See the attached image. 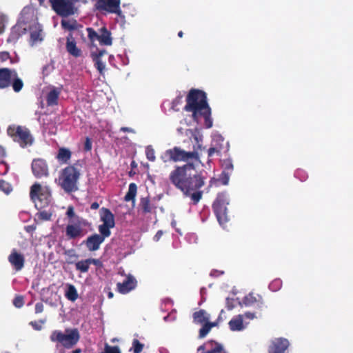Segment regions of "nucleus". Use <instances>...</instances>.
I'll return each mask as SVG.
<instances>
[{"instance_id":"obj_1","label":"nucleus","mask_w":353,"mask_h":353,"mask_svg":"<svg viewBox=\"0 0 353 353\" xmlns=\"http://www.w3.org/2000/svg\"><path fill=\"white\" fill-rule=\"evenodd\" d=\"M204 179L194 161L175 166L169 174L170 183L183 194L190 196L194 204L202 198L203 191L200 189L205 185Z\"/></svg>"},{"instance_id":"obj_2","label":"nucleus","mask_w":353,"mask_h":353,"mask_svg":"<svg viewBox=\"0 0 353 353\" xmlns=\"http://www.w3.org/2000/svg\"><path fill=\"white\" fill-rule=\"evenodd\" d=\"M80 175V171L74 165H68L60 172L59 185L65 192H74L78 190Z\"/></svg>"},{"instance_id":"obj_3","label":"nucleus","mask_w":353,"mask_h":353,"mask_svg":"<svg viewBox=\"0 0 353 353\" xmlns=\"http://www.w3.org/2000/svg\"><path fill=\"white\" fill-rule=\"evenodd\" d=\"M161 159L164 163L168 161L188 163L189 160L194 162H200L198 152H187L177 146L166 150L161 156Z\"/></svg>"},{"instance_id":"obj_4","label":"nucleus","mask_w":353,"mask_h":353,"mask_svg":"<svg viewBox=\"0 0 353 353\" xmlns=\"http://www.w3.org/2000/svg\"><path fill=\"white\" fill-rule=\"evenodd\" d=\"M23 86L24 83L15 69L0 68V89L12 87L14 92L18 93L22 90Z\"/></svg>"},{"instance_id":"obj_5","label":"nucleus","mask_w":353,"mask_h":353,"mask_svg":"<svg viewBox=\"0 0 353 353\" xmlns=\"http://www.w3.org/2000/svg\"><path fill=\"white\" fill-rule=\"evenodd\" d=\"M80 339V334L77 329H66L65 333L59 330H54L50 336L52 342L60 343L66 349H70L74 346Z\"/></svg>"},{"instance_id":"obj_6","label":"nucleus","mask_w":353,"mask_h":353,"mask_svg":"<svg viewBox=\"0 0 353 353\" xmlns=\"http://www.w3.org/2000/svg\"><path fill=\"white\" fill-rule=\"evenodd\" d=\"M7 134L23 148L32 145L34 142L30 131L25 126L9 125L7 128Z\"/></svg>"},{"instance_id":"obj_7","label":"nucleus","mask_w":353,"mask_h":353,"mask_svg":"<svg viewBox=\"0 0 353 353\" xmlns=\"http://www.w3.org/2000/svg\"><path fill=\"white\" fill-rule=\"evenodd\" d=\"M30 196L35 203V207L42 209L50 202L51 192L48 187L35 183L30 188Z\"/></svg>"},{"instance_id":"obj_8","label":"nucleus","mask_w":353,"mask_h":353,"mask_svg":"<svg viewBox=\"0 0 353 353\" xmlns=\"http://www.w3.org/2000/svg\"><path fill=\"white\" fill-rule=\"evenodd\" d=\"M228 196L225 192L217 194L212 208L220 225H223L229 221L227 205H229Z\"/></svg>"},{"instance_id":"obj_9","label":"nucleus","mask_w":353,"mask_h":353,"mask_svg":"<svg viewBox=\"0 0 353 353\" xmlns=\"http://www.w3.org/2000/svg\"><path fill=\"white\" fill-rule=\"evenodd\" d=\"M90 223L86 220L80 216L75 217V219L70 220L65 228V234L68 239H75L77 238L83 236L86 231L83 229L85 227H88Z\"/></svg>"},{"instance_id":"obj_10","label":"nucleus","mask_w":353,"mask_h":353,"mask_svg":"<svg viewBox=\"0 0 353 353\" xmlns=\"http://www.w3.org/2000/svg\"><path fill=\"white\" fill-rule=\"evenodd\" d=\"M52 10L62 17H68L77 12L72 0H49Z\"/></svg>"},{"instance_id":"obj_11","label":"nucleus","mask_w":353,"mask_h":353,"mask_svg":"<svg viewBox=\"0 0 353 353\" xmlns=\"http://www.w3.org/2000/svg\"><path fill=\"white\" fill-rule=\"evenodd\" d=\"M100 219L103 224L99 226V232L110 236L111 235L110 229L115 226L114 214L109 209L102 208L100 210Z\"/></svg>"},{"instance_id":"obj_12","label":"nucleus","mask_w":353,"mask_h":353,"mask_svg":"<svg viewBox=\"0 0 353 353\" xmlns=\"http://www.w3.org/2000/svg\"><path fill=\"white\" fill-rule=\"evenodd\" d=\"M95 1L94 6L98 10H104L109 13L117 14L122 17L120 8L121 0H92Z\"/></svg>"},{"instance_id":"obj_13","label":"nucleus","mask_w":353,"mask_h":353,"mask_svg":"<svg viewBox=\"0 0 353 353\" xmlns=\"http://www.w3.org/2000/svg\"><path fill=\"white\" fill-rule=\"evenodd\" d=\"M19 21L27 28L39 23L37 12L31 7H25L22 10Z\"/></svg>"},{"instance_id":"obj_14","label":"nucleus","mask_w":353,"mask_h":353,"mask_svg":"<svg viewBox=\"0 0 353 353\" xmlns=\"http://www.w3.org/2000/svg\"><path fill=\"white\" fill-rule=\"evenodd\" d=\"M108 237H109V236L104 235L103 232H99V234L95 233L89 236L83 241L82 244L85 245L90 252H94L100 248L105 239Z\"/></svg>"},{"instance_id":"obj_15","label":"nucleus","mask_w":353,"mask_h":353,"mask_svg":"<svg viewBox=\"0 0 353 353\" xmlns=\"http://www.w3.org/2000/svg\"><path fill=\"white\" fill-rule=\"evenodd\" d=\"M32 173L37 178L48 176L49 174L48 165L46 160L43 159H35L32 162Z\"/></svg>"},{"instance_id":"obj_16","label":"nucleus","mask_w":353,"mask_h":353,"mask_svg":"<svg viewBox=\"0 0 353 353\" xmlns=\"http://www.w3.org/2000/svg\"><path fill=\"white\" fill-rule=\"evenodd\" d=\"M290 345L288 339L285 338H276L271 341L268 346V353H285Z\"/></svg>"},{"instance_id":"obj_17","label":"nucleus","mask_w":353,"mask_h":353,"mask_svg":"<svg viewBox=\"0 0 353 353\" xmlns=\"http://www.w3.org/2000/svg\"><path fill=\"white\" fill-rule=\"evenodd\" d=\"M192 118L197 124L203 125L206 128L212 127V112H192Z\"/></svg>"},{"instance_id":"obj_18","label":"nucleus","mask_w":353,"mask_h":353,"mask_svg":"<svg viewBox=\"0 0 353 353\" xmlns=\"http://www.w3.org/2000/svg\"><path fill=\"white\" fill-rule=\"evenodd\" d=\"M243 303L245 306H255L260 310L265 306L262 296L253 292H250L243 298Z\"/></svg>"},{"instance_id":"obj_19","label":"nucleus","mask_w":353,"mask_h":353,"mask_svg":"<svg viewBox=\"0 0 353 353\" xmlns=\"http://www.w3.org/2000/svg\"><path fill=\"white\" fill-rule=\"evenodd\" d=\"M28 31L30 32L29 43L32 46L43 40L44 34L41 24L30 26Z\"/></svg>"},{"instance_id":"obj_20","label":"nucleus","mask_w":353,"mask_h":353,"mask_svg":"<svg viewBox=\"0 0 353 353\" xmlns=\"http://www.w3.org/2000/svg\"><path fill=\"white\" fill-rule=\"evenodd\" d=\"M8 261L16 272L21 270L25 264V258L23 255L19 253L15 249L12 250L8 256Z\"/></svg>"},{"instance_id":"obj_21","label":"nucleus","mask_w":353,"mask_h":353,"mask_svg":"<svg viewBox=\"0 0 353 353\" xmlns=\"http://www.w3.org/2000/svg\"><path fill=\"white\" fill-rule=\"evenodd\" d=\"M65 48L69 54L75 58L80 57L82 55V51L77 46L75 39L71 32L66 37Z\"/></svg>"},{"instance_id":"obj_22","label":"nucleus","mask_w":353,"mask_h":353,"mask_svg":"<svg viewBox=\"0 0 353 353\" xmlns=\"http://www.w3.org/2000/svg\"><path fill=\"white\" fill-rule=\"evenodd\" d=\"M137 286V281L132 275H128L123 283L117 284V290L119 293L125 294L134 289Z\"/></svg>"},{"instance_id":"obj_23","label":"nucleus","mask_w":353,"mask_h":353,"mask_svg":"<svg viewBox=\"0 0 353 353\" xmlns=\"http://www.w3.org/2000/svg\"><path fill=\"white\" fill-rule=\"evenodd\" d=\"M28 28L26 26L18 20L15 26L12 28L11 33L9 37V40H15L19 39L21 36L26 34L28 31Z\"/></svg>"},{"instance_id":"obj_24","label":"nucleus","mask_w":353,"mask_h":353,"mask_svg":"<svg viewBox=\"0 0 353 353\" xmlns=\"http://www.w3.org/2000/svg\"><path fill=\"white\" fill-rule=\"evenodd\" d=\"M99 42L103 46H111L112 43L111 32L105 26L99 29Z\"/></svg>"},{"instance_id":"obj_25","label":"nucleus","mask_w":353,"mask_h":353,"mask_svg":"<svg viewBox=\"0 0 353 353\" xmlns=\"http://www.w3.org/2000/svg\"><path fill=\"white\" fill-rule=\"evenodd\" d=\"M72 157V152L66 148H60L56 159L61 164H67Z\"/></svg>"},{"instance_id":"obj_26","label":"nucleus","mask_w":353,"mask_h":353,"mask_svg":"<svg viewBox=\"0 0 353 353\" xmlns=\"http://www.w3.org/2000/svg\"><path fill=\"white\" fill-rule=\"evenodd\" d=\"M229 326L232 331H240L244 328L243 323V316L238 315L232 319L229 322Z\"/></svg>"},{"instance_id":"obj_27","label":"nucleus","mask_w":353,"mask_h":353,"mask_svg":"<svg viewBox=\"0 0 353 353\" xmlns=\"http://www.w3.org/2000/svg\"><path fill=\"white\" fill-rule=\"evenodd\" d=\"M60 91L57 88L51 90L46 96V102L48 105H57L58 103Z\"/></svg>"},{"instance_id":"obj_28","label":"nucleus","mask_w":353,"mask_h":353,"mask_svg":"<svg viewBox=\"0 0 353 353\" xmlns=\"http://www.w3.org/2000/svg\"><path fill=\"white\" fill-rule=\"evenodd\" d=\"M140 208L143 214L150 213L154 207L151 204L149 196L141 197L139 203Z\"/></svg>"},{"instance_id":"obj_29","label":"nucleus","mask_w":353,"mask_h":353,"mask_svg":"<svg viewBox=\"0 0 353 353\" xmlns=\"http://www.w3.org/2000/svg\"><path fill=\"white\" fill-rule=\"evenodd\" d=\"M137 192V185L134 183H131L129 185L128 191L125 195L124 200L125 201H132L133 205L135 203V197Z\"/></svg>"},{"instance_id":"obj_30","label":"nucleus","mask_w":353,"mask_h":353,"mask_svg":"<svg viewBox=\"0 0 353 353\" xmlns=\"http://www.w3.org/2000/svg\"><path fill=\"white\" fill-rule=\"evenodd\" d=\"M61 25L63 29L69 31L76 30L82 28V26L79 25L76 20L62 19Z\"/></svg>"},{"instance_id":"obj_31","label":"nucleus","mask_w":353,"mask_h":353,"mask_svg":"<svg viewBox=\"0 0 353 353\" xmlns=\"http://www.w3.org/2000/svg\"><path fill=\"white\" fill-rule=\"evenodd\" d=\"M194 322L203 324L209 320V316L204 310H200L193 313Z\"/></svg>"},{"instance_id":"obj_32","label":"nucleus","mask_w":353,"mask_h":353,"mask_svg":"<svg viewBox=\"0 0 353 353\" xmlns=\"http://www.w3.org/2000/svg\"><path fill=\"white\" fill-rule=\"evenodd\" d=\"M90 263L88 259L79 261L75 263V268L81 273H86L90 268Z\"/></svg>"},{"instance_id":"obj_33","label":"nucleus","mask_w":353,"mask_h":353,"mask_svg":"<svg viewBox=\"0 0 353 353\" xmlns=\"http://www.w3.org/2000/svg\"><path fill=\"white\" fill-rule=\"evenodd\" d=\"M65 296L71 301H76L78 298V293L76 288L72 284L68 285Z\"/></svg>"},{"instance_id":"obj_34","label":"nucleus","mask_w":353,"mask_h":353,"mask_svg":"<svg viewBox=\"0 0 353 353\" xmlns=\"http://www.w3.org/2000/svg\"><path fill=\"white\" fill-rule=\"evenodd\" d=\"M63 254L68 256L66 262L68 264L75 263V261L78 259L79 256L74 249L65 250Z\"/></svg>"},{"instance_id":"obj_35","label":"nucleus","mask_w":353,"mask_h":353,"mask_svg":"<svg viewBox=\"0 0 353 353\" xmlns=\"http://www.w3.org/2000/svg\"><path fill=\"white\" fill-rule=\"evenodd\" d=\"M224 138L219 134H214L212 138V145L221 148H223Z\"/></svg>"},{"instance_id":"obj_36","label":"nucleus","mask_w":353,"mask_h":353,"mask_svg":"<svg viewBox=\"0 0 353 353\" xmlns=\"http://www.w3.org/2000/svg\"><path fill=\"white\" fill-rule=\"evenodd\" d=\"M52 214L51 212L43 210L37 212L36 216L40 221H49L51 219Z\"/></svg>"},{"instance_id":"obj_37","label":"nucleus","mask_w":353,"mask_h":353,"mask_svg":"<svg viewBox=\"0 0 353 353\" xmlns=\"http://www.w3.org/2000/svg\"><path fill=\"white\" fill-rule=\"evenodd\" d=\"M92 60L94 62V65L97 70L101 74H103L105 68V63L101 61V59H97V57H94Z\"/></svg>"},{"instance_id":"obj_38","label":"nucleus","mask_w":353,"mask_h":353,"mask_svg":"<svg viewBox=\"0 0 353 353\" xmlns=\"http://www.w3.org/2000/svg\"><path fill=\"white\" fill-rule=\"evenodd\" d=\"M144 345L141 343L138 339H133L132 347L134 353H141L143 351Z\"/></svg>"},{"instance_id":"obj_39","label":"nucleus","mask_w":353,"mask_h":353,"mask_svg":"<svg viewBox=\"0 0 353 353\" xmlns=\"http://www.w3.org/2000/svg\"><path fill=\"white\" fill-rule=\"evenodd\" d=\"M88 36L90 41L94 42L99 39V33L97 32L92 28H87Z\"/></svg>"},{"instance_id":"obj_40","label":"nucleus","mask_w":353,"mask_h":353,"mask_svg":"<svg viewBox=\"0 0 353 353\" xmlns=\"http://www.w3.org/2000/svg\"><path fill=\"white\" fill-rule=\"evenodd\" d=\"M0 190L6 193V194H8L12 190V188L11 185L6 182V181L1 179L0 180Z\"/></svg>"},{"instance_id":"obj_41","label":"nucleus","mask_w":353,"mask_h":353,"mask_svg":"<svg viewBox=\"0 0 353 353\" xmlns=\"http://www.w3.org/2000/svg\"><path fill=\"white\" fill-rule=\"evenodd\" d=\"M101 353H121L119 346H111L106 343L104 347V350Z\"/></svg>"},{"instance_id":"obj_42","label":"nucleus","mask_w":353,"mask_h":353,"mask_svg":"<svg viewBox=\"0 0 353 353\" xmlns=\"http://www.w3.org/2000/svg\"><path fill=\"white\" fill-rule=\"evenodd\" d=\"M210 326L208 325V321L203 323V325L199 330V337L204 338L210 331Z\"/></svg>"},{"instance_id":"obj_43","label":"nucleus","mask_w":353,"mask_h":353,"mask_svg":"<svg viewBox=\"0 0 353 353\" xmlns=\"http://www.w3.org/2000/svg\"><path fill=\"white\" fill-rule=\"evenodd\" d=\"M223 171L231 173L233 170V164L230 159H225L223 163Z\"/></svg>"},{"instance_id":"obj_44","label":"nucleus","mask_w":353,"mask_h":353,"mask_svg":"<svg viewBox=\"0 0 353 353\" xmlns=\"http://www.w3.org/2000/svg\"><path fill=\"white\" fill-rule=\"evenodd\" d=\"M230 173L228 172L223 171L219 179V181H221L223 185H227L230 179Z\"/></svg>"},{"instance_id":"obj_45","label":"nucleus","mask_w":353,"mask_h":353,"mask_svg":"<svg viewBox=\"0 0 353 353\" xmlns=\"http://www.w3.org/2000/svg\"><path fill=\"white\" fill-rule=\"evenodd\" d=\"M24 304L23 297L22 296H17L13 300V305L18 308L21 307Z\"/></svg>"},{"instance_id":"obj_46","label":"nucleus","mask_w":353,"mask_h":353,"mask_svg":"<svg viewBox=\"0 0 353 353\" xmlns=\"http://www.w3.org/2000/svg\"><path fill=\"white\" fill-rule=\"evenodd\" d=\"M205 353H226L222 345L216 343L215 347L210 350L207 351Z\"/></svg>"},{"instance_id":"obj_47","label":"nucleus","mask_w":353,"mask_h":353,"mask_svg":"<svg viewBox=\"0 0 353 353\" xmlns=\"http://www.w3.org/2000/svg\"><path fill=\"white\" fill-rule=\"evenodd\" d=\"M221 150V149L219 147L212 145V146L208 150V157H212L215 153H220Z\"/></svg>"},{"instance_id":"obj_48","label":"nucleus","mask_w":353,"mask_h":353,"mask_svg":"<svg viewBox=\"0 0 353 353\" xmlns=\"http://www.w3.org/2000/svg\"><path fill=\"white\" fill-rule=\"evenodd\" d=\"M147 159L150 161H154L156 159L154 151L152 148H147L146 150Z\"/></svg>"},{"instance_id":"obj_49","label":"nucleus","mask_w":353,"mask_h":353,"mask_svg":"<svg viewBox=\"0 0 353 353\" xmlns=\"http://www.w3.org/2000/svg\"><path fill=\"white\" fill-rule=\"evenodd\" d=\"M10 59L11 57L8 52H0V63H3Z\"/></svg>"},{"instance_id":"obj_50","label":"nucleus","mask_w":353,"mask_h":353,"mask_svg":"<svg viewBox=\"0 0 353 353\" xmlns=\"http://www.w3.org/2000/svg\"><path fill=\"white\" fill-rule=\"evenodd\" d=\"M83 149L85 152H89L92 150V141L89 137H86L85 139Z\"/></svg>"},{"instance_id":"obj_51","label":"nucleus","mask_w":353,"mask_h":353,"mask_svg":"<svg viewBox=\"0 0 353 353\" xmlns=\"http://www.w3.org/2000/svg\"><path fill=\"white\" fill-rule=\"evenodd\" d=\"M66 215L70 219H75V217L77 216L75 215L74 208L72 206H69L68 210L66 212Z\"/></svg>"},{"instance_id":"obj_52","label":"nucleus","mask_w":353,"mask_h":353,"mask_svg":"<svg viewBox=\"0 0 353 353\" xmlns=\"http://www.w3.org/2000/svg\"><path fill=\"white\" fill-rule=\"evenodd\" d=\"M43 304L41 302L37 303L35 305V313H41L43 311Z\"/></svg>"},{"instance_id":"obj_53","label":"nucleus","mask_w":353,"mask_h":353,"mask_svg":"<svg viewBox=\"0 0 353 353\" xmlns=\"http://www.w3.org/2000/svg\"><path fill=\"white\" fill-rule=\"evenodd\" d=\"M0 164H2L4 166V170L3 171L0 170V174H2V175L6 174L9 170L8 164L4 161H1Z\"/></svg>"},{"instance_id":"obj_54","label":"nucleus","mask_w":353,"mask_h":353,"mask_svg":"<svg viewBox=\"0 0 353 353\" xmlns=\"http://www.w3.org/2000/svg\"><path fill=\"white\" fill-rule=\"evenodd\" d=\"M37 228L36 224L29 225L25 226V230L28 233H32Z\"/></svg>"},{"instance_id":"obj_55","label":"nucleus","mask_w":353,"mask_h":353,"mask_svg":"<svg viewBox=\"0 0 353 353\" xmlns=\"http://www.w3.org/2000/svg\"><path fill=\"white\" fill-rule=\"evenodd\" d=\"M106 53V51L105 50H100L98 52H96V53H92L91 56H92V58L93 59L94 57H97V59H101V57Z\"/></svg>"},{"instance_id":"obj_56","label":"nucleus","mask_w":353,"mask_h":353,"mask_svg":"<svg viewBox=\"0 0 353 353\" xmlns=\"http://www.w3.org/2000/svg\"><path fill=\"white\" fill-rule=\"evenodd\" d=\"M88 260H89L90 265L93 264L97 266H100L102 265V263L99 259L90 258V259H88Z\"/></svg>"},{"instance_id":"obj_57","label":"nucleus","mask_w":353,"mask_h":353,"mask_svg":"<svg viewBox=\"0 0 353 353\" xmlns=\"http://www.w3.org/2000/svg\"><path fill=\"white\" fill-rule=\"evenodd\" d=\"M162 235H163V232L161 230H159L154 235V240L155 241H158L161 238Z\"/></svg>"},{"instance_id":"obj_58","label":"nucleus","mask_w":353,"mask_h":353,"mask_svg":"<svg viewBox=\"0 0 353 353\" xmlns=\"http://www.w3.org/2000/svg\"><path fill=\"white\" fill-rule=\"evenodd\" d=\"M120 130L124 132H132L134 133V130L128 127H121L120 128Z\"/></svg>"},{"instance_id":"obj_59","label":"nucleus","mask_w":353,"mask_h":353,"mask_svg":"<svg viewBox=\"0 0 353 353\" xmlns=\"http://www.w3.org/2000/svg\"><path fill=\"white\" fill-rule=\"evenodd\" d=\"M6 155V150L5 148L0 145V158L5 157Z\"/></svg>"},{"instance_id":"obj_60","label":"nucleus","mask_w":353,"mask_h":353,"mask_svg":"<svg viewBox=\"0 0 353 353\" xmlns=\"http://www.w3.org/2000/svg\"><path fill=\"white\" fill-rule=\"evenodd\" d=\"M4 27H5V24H4L3 19L1 17H0V34L3 32V31L4 30Z\"/></svg>"},{"instance_id":"obj_61","label":"nucleus","mask_w":353,"mask_h":353,"mask_svg":"<svg viewBox=\"0 0 353 353\" xmlns=\"http://www.w3.org/2000/svg\"><path fill=\"white\" fill-rule=\"evenodd\" d=\"M99 208V204L98 202H93L90 205V208L92 210H97Z\"/></svg>"},{"instance_id":"obj_62","label":"nucleus","mask_w":353,"mask_h":353,"mask_svg":"<svg viewBox=\"0 0 353 353\" xmlns=\"http://www.w3.org/2000/svg\"><path fill=\"white\" fill-rule=\"evenodd\" d=\"M244 316L250 319H252L254 318V314L252 312H245Z\"/></svg>"},{"instance_id":"obj_63","label":"nucleus","mask_w":353,"mask_h":353,"mask_svg":"<svg viewBox=\"0 0 353 353\" xmlns=\"http://www.w3.org/2000/svg\"><path fill=\"white\" fill-rule=\"evenodd\" d=\"M30 324L37 330H39L41 329V327H39L37 325V323L36 321H31Z\"/></svg>"},{"instance_id":"obj_64","label":"nucleus","mask_w":353,"mask_h":353,"mask_svg":"<svg viewBox=\"0 0 353 353\" xmlns=\"http://www.w3.org/2000/svg\"><path fill=\"white\" fill-rule=\"evenodd\" d=\"M130 166L131 168L133 169V168H136L137 167V163L135 162V161H132L131 162V164H130Z\"/></svg>"}]
</instances>
